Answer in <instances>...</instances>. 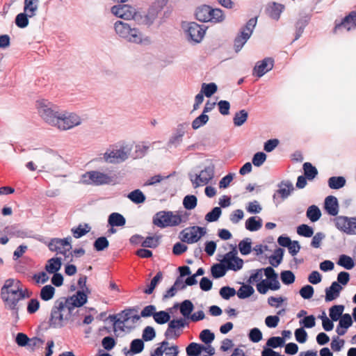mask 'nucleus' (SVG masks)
<instances>
[{
  "mask_svg": "<svg viewBox=\"0 0 356 356\" xmlns=\"http://www.w3.org/2000/svg\"><path fill=\"white\" fill-rule=\"evenodd\" d=\"M72 310L66 304L64 298H58L54 302L51 312L49 318V325L54 328H59L64 325L65 322L67 321L72 316Z\"/></svg>",
  "mask_w": 356,
  "mask_h": 356,
  "instance_id": "obj_1",
  "label": "nucleus"
},
{
  "mask_svg": "<svg viewBox=\"0 0 356 356\" xmlns=\"http://www.w3.org/2000/svg\"><path fill=\"white\" fill-rule=\"evenodd\" d=\"M13 279L7 280L1 290V298L12 309H15L18 301L22 298V290Z\"/></svg>",
  "mask_w": 356,
  "mask_h": 356,
  "instance_id": "obj_2",
  "label": "nucleus"
},
{
  "mask_svg": "<svg viewBox=\"0 0 356 356\" xmlns=\"http://www.w3.org/2000/svg\"><path fill=\"white\" fill-rule=\"evenodd\" d=\"M115 31L119 36L131 42L139 44L143 40H146V39H143V34L139 30L131 28L129 24L122 21H117L115 23Z\"/></svg>",
  "mask_w": 356,
  "mask_h": 356,
  "instance_id": "obj_3",
  "label": "nucleus"
},
{
  "mask_svg": "<svg viewBox=\"0 0 356 356\" xmlns=\"http://www.w3.org/2000/svg\"><path fill=\"white\" fill-rule=\"evenodd\" d=\"M115 180L114 176L97 170H91L81 175V181L86 185L101 186L114 184Z\"/></svg>",
  "mask_w": 356,
  "mask_h": 356,
  "instance_id": "obj_4",
  "label": "nucleus"
},
{
  "mask_svg": "<svg viewBox=\"0 0 356 356\" xmlns=\"http://www.w3.org/2000/svg\"><path fill=\"white\" fill-rule=\"evenodd\" d=\"M36 108L41 118L53 126L59 115L57 106L47 99H40L36 102Z\"/></svg>",
  "mask_w": 356,
  "mask_h": 356,
  "instance_id": "obj_5",
  "label": "nucleus"
},
{
  "mask_svg": "<svg viewBox=\"0 0 356 356\" xmlns=\"http://www.w3.org/2000/svg\"><path fill=\"white\" fill-rule=\"evenodd\" d=\"M181 221V216L172 211H161L153 217V224L160 228L177 226Z\"/></svg>",
  "mask_w": 356,
  "mask_h": 356,
  "instance_id": "obj_6",
  "label": "nucleus"
},
{
  "mask_svg": "<svg viewBox=\"0 0 356 356\" xmlns=\"http://www.w3.org/2000/svg\"><path fill=\"white\" fill-rule=\"evenodd\" d=\"M71 242L70 236L64 238H54L49 241L48 248L51 252H55L57 254H62L65 259H67L72 254Z\"/></svg>",
  "mask_w": 356,
  "mask_h": 356,
  "instance_id": "obj_7",
  "label": "nucleus"
},
{
  "mask_svg": "<svg viewBox=\"0 0 356 356\" xmlns=\"http://www.w3.org/2000/svg\"><path fill=\"white\" fill-rule=\"evenodd\" d=\"M81 123L80 117L74 113H60L56 118L53 126L57 127L60 130H68Z\"/></svg>",
  "mask_w": 356,
  "mask_h": 356,
  "instance_id": "obj_8",
  "label": "nucleus"
},
{
  "mask_svg": "<svg viewBox=\"0 0 356 356\" xmlns=\"http://www.w3.org/2000/svg\"><path fill=\"white\" fill-rule=\"evenodd\" d=\"M137 310L134 308L125 309L118 314L117 316H111V319L115 320L114 332L117 331V328L124 331V324L129 320L132 319L133 322H136L140 319V316L136 314Z\"/></svg>",
  "mask_w": 356,
  "mask_h": 356,
  "instance_id": "obj_9",
  "label": "nucleus"
},
{
  "mask_svg": "<svg viewBox=\"0 0 356 356\" xmlns=\"http://www.w3.org/2000/svg\"><path fill=\"white\" fill-rule=\"evenodd\" d=\"M257 22V17H253L248 20L245 26L242 29L240 34L234 40V48L236 52H238L247 40L251 36L253 29Z\"/></svg>",
  "mask_w": 356,
  "mask_h": 356,
  "instance_id": "obj_10",
  "label": "nucleus"
},
{
  "mask_svg": "<svg viewBox=\"0 0 356 356\" xmlns=\"http://www.w3.org/2000/svg\"><path fill=\"white\" fill-rule=\"evenodd\" d=\"M205 234V228L193 226L183 229L180 232L179 238L183 242L194 243L197 242Z\"/></svg>",
  "mask_w": 356,
  "mask_h": 356,
  "instance_id": "obj_11",
  "label": "nucleus"
},
{
  "mask_svg": "<svg viewBox=\"0 0 356 356\" xmlns=\"http://www.w3.org/2000/svg\"><path fill=\"white\" fill-rule=\"evenodd\" d=\"M334 222L339 230L347 234H356V217L339 216L334 219Z\"/></svg>",
  "mask_w": 356,
  "mask_h": 356,
  "instance_id": "obj_12",
  "label": "nucleus"
},
{
  "mask_svg": "<svg viewBox=\"0 0 356 356\" xmlns=\"http://www.w3.org/2000/svg\"><path fill=\"white\" fill-rule=\"evenodd\" d=\"M237 250L235 248L225 254L220 262L224 264L227 270L237 271L241 270L243 266V260L237 256Z\"/></svg>",
  "mask_w": 356,
  "mask_h": 356,
  "instance_id": "obj_13",
  "label": "nucleus"
},
{
  "mask_svg": "<svg viewBox=\"0 0 356 356\" xmlns=\"http://www.w3.org/2000/svg\"><path fill=\"white\" fill-rule=\"evenodd\" d=\"M207 28L204 25H200L196 22H190L188 25L186 33L191 41L200 42L205 34Z\"/></svg>",
  "mask_w": 356,
  "mask_h": 356,
  "instance_id": "obj_14",
  "label": "nucleus"
},
{
  "mask_svg": "<svg viewBox=\"0 0 356 356\" xmlns=\"http://www.w3.org/2000/svg\"><path fill=\"white\" fill-rule=\"evenodd\" d=\"M356 28V10L351 11L341 22L335 21L334 33H337L341 29L349 31Z\"/></svg>",
  "mask_w": 356,
  "mask_h": 356,
  "instance_id": "obj_15",
  "label": "nucleus"
},
{
  "mask_svg": "<svg viewBox=\"0 0 356 356\" xmlns=\"http://www.w3.org/2000/svg\"><path fill=\"white\" fill-rule=\"evenodd\" d=\"M130 151V148H128L127 147H122L119 149L104 153V159L105 161L111 163L124 161L128 158Z\"/></svg>",
  "mask_w": 356,
  "mask_h": 356,
  "instance_id": "obj_16",
  "label": "nucleus"
},
{
  "mask_svg": "<svg viewBox=\"0 0 356 356\" xmlns=\"http://www.w3.org/2000/svg\"><path fill=\"white\" fill-rule=\"evenodd\" d=\"M111 12L115 16L127 20L132 19L136 14L135 8L127 4L114 6Z\"/></svg>",
  "mask_w": 356,
  "mask_h": 356,
  "instance_id": "obj_17",
  "label": "nucleus"
},
{
  "mask_svg": "<svg viewBox=\"0 0 356 356\" xmlns=\"http://www.w3.org/2000/svg\"><path fill=\"white\" fill-rule=\"evenodd\" d=\"M66 300V304L73 311L76 307L83 306L87 301V295L86 291H78L76 294L70 298L61 297Z\"/></svg>",
  "mask_w": 356,
  "mask_h": 356,
  "instance_id": "obj_18",
  "label": "nucleus"
},
{
  "mask_svg": "<svg viewBox=\"0 0 356 356\" xmlns=\"http://www.w3.org/2000/svg\"><path fill=\"white\" fill-rule=\"evenodd\" d=\"M213 177V170L210 167L205 168L199 175H196L195 179H191L194 188L206 185Z\"/></svg>",
  "mask_w": 356,
  "mask_h": 356,
  "instance_id": "obj_19",
  "label": "nucleus"
},
{
  "mask_svg": "<svg viewBox=\"0 0 356 356\" xmlns=\"http://www.w3.org/2000/svg\"><path fill=\"white\" fill-rule=\"evenodd\" d=\"M274 65V60L271 58H266L261 61L257 63L253 70V75L261 77L266 72L271 70Z\"/></svg>",
  "mask_w": 356,
  "mask_h": 356,
  "instance_id": "obj_20",
  "label": "nucleus"
},
{
  "mask_svg": "<svg viewBox=\"0 0 356 356\" xmlns=\"http://www.w3.org/2000/svg\"><path fill=\"white\" fill-rule=\"evenodd\" d=\"M38 0H24V28L29 24V17L35 15L38 6Z\"/></svg>",
  "mask_w": 356,
  "mask_h": 356,
  "instance_id": "obj_21",
  "label": "nucleus"
},
{
  "mask_svg": "<svg viewBox=\"0 0 356 356\" xmlns=\"http://www.w3.org/2000/svg\"><path fill=\"white\" fill-rule=\"evenodd\" d=\"M184 320L182 318L179 319H173L170 321L168 324V327L165 332V336L166 338H177L180 335V332H176L175 329H180L184 327Z\"/></svg>",
  "mask_w": 356,
  "mask_h": 356,
  "instance_id": "obj_22",
  "label": "nucleus"
},
{
  "mask_svg": "<svg viewBox=\"0 0 356 356\" xmlns=\"http://www.w3.org/2000/svg\"><path fill=\"white\" fill-rule=\"evenodd\" d=\"M325 209L330 216H336L338 214L339 204L336 197L329 195L325 198Z\"/></svg>",
  "mask_w": 356,
  "mask_h": 356,
  "instance_id": "obj_23",
  "label": "nucleus"
},
{
  "mask_svg": "<svg viewBox=\"0 0 356 356\" xmlns=\"http://www.w3.org/2000/svg\"><path fill=\"white\" fill-rule=\"evenodd\" d=\"M342 286L337 282H333L331 286L325 289V300L332 301L339 296Z\"/></svg>",
  "mask_w": 356,
  "mask_h": 356,
  "instance_id": "obj_24",
  "label": "nucleus"
},
{
  "mask_svg": "<svg viewBox=\"0 0 356 356\" xmlns=\"http://www.w3.org/2000/svg\"><path fill=\"white\" fill-rule=\"evenodd\" d=\"M62 261L60 257H53L47 260L44 269L47 273L53 274L57 273L61 268Z\"/></svg>",
  "mask_w": 356,
  "mask_h": 356,
  "instance_id": "obj_25",
  "label": "nucleus"
},
{
  "mask_svg": "<svg viewBox=\"0 0 356 356\" xmlns=\"http://www.w3.org/2000/svg\"><path fill=\"white\" fill-rule=\"evenodd\" d=\"M211 8L209 6L204 5L197 8L196 19L200 22H209L211 20Z\"/></svg>",
  "mask_w": 356,
  "mask_h": 356,
  "instance_id": "obj_26",
  "label": "nucleus"
},
{
  "mask_svg": "<svg viewBox=\"0 0 356 356\" xmlns=\"http://www.w3.org/2000/svg\"><path fill=\"white\" fill-rule=\"evenodd\" d=\"M108 224L112 227L124 226L126 223L124 217L119 213H112L108 216Z\"/></svg>",
  "mask_w": 356,
  "mask_h": 356,
  "instance_id": "obj_27",
  "label": "nucleus"
},
{
  "mask_svg": "<svg viewBox=\"0 0 356 356\" xmlns=\"http://www.w3.org/2000/svg\"><path fill=\"white\" fill-rule=\"evenodd\" d=\"M55 292L56 289L53 286L45 285L40 290V297L44 301H49L54 298Z\"/></svg>",
  "mask_w": 356,
  "mask_h": 356,
  "instance_id": "obj_28",
  "label": "nucleus"
},
{
  "mask_svg": "<svg viewBox=\"0 0 356 356\" xmlns=\"http://www.w3.org/2000/svg\"><path fill=\"white\" fill-rule=\"evenodd\" d=\"M280 188L276 191V193L274 195L273 197L275 198L276 195H280L282 200L286 198L289 195L291 191L293 189V185L288 183H281L279 186Z\"/></svg>",
  "mask_w": 356,
  "mask_h": 356,
  "instance_id": "obj_29",
  "label": "nucleus"
},
{
  "mask_svg": "<svg viewBox=\"0 0 356 356\" xmlns=\"http://www.w3.org/2000/svg\"><path fill=\"white\" fill-rule=\"evenodd\" d=\"M90 229L91 227L88 224L85 223L83 225L80 224L78 227L72 228L71 232L75 238H79L88 234Z\"/></svg>",
  "mask_w": 356,
  "mask_h": 356,
  "instance_id": "obj_30",
  "label": "nucleus"
},
{
  "mask_svg": "<svg viewBox=\"0 0 356 356\" xmlns=\"http://www.w3.org/2000/svg\"><path fill=\"white\" fill-rule=\"evenodd\" d=\"M283 8L282 5L273 3L267 8V13L271 18L278 19Z\"/></svg>",
  "mask_w": 356,
  "mask_h": 356,
  "instance_id": "obj_31",
  "label": "nucleus"
},
{
  "mask_svg": "<svg viewBox=\"0 0 356 356\" xmlns=\"http://www.w3.org/2000/svg\"><path fill=\"white\" fill-rule=\"evenodd\" d=\"M261 226V220L260 218L257 220V217L254 216L249 218L245 222V228L250 232L257 231Z\"/></svg>",
  "mask_w": 356,
  "mask_h": 356,
  "instance_id": "obj_32",
  "label": "nucleus"
},
{
  "mask_svg": "<svg viewBox=\"0 0 356 356\" xmlns=\"http://www.w3.org/2000/svg\"><path fill=\"white\" fill-rule=\"evenodd\" d=\"M254 293V288L250 284H243L237 291V296L240 299L249 298Z\"/></svg>",
  "mask_w": 356,
  "mask_h": 356,
  "instance_id": "obj_33",
  "label": "nucleus"
},
{
  "mask_svg": "<svg viewBox=\"0 0 356 356\" xmlns=\"http://www.w3.org/2000/svg\"><path fill=\"white\" fill-rule=\"evenodd\" d=\"M127 197L135 204L143 203L146 199L145 195L139 189H136L129 193Z\"/></svg>",
  "mask_w": 356,
  "mask_h": 356,
  "instance_id": "obj_34",
  "label": "nucleus"
},
{
  "mask_svg": "<svg viewBox=\"0 0 356 356\" xmlns=\"http://www.w3.org/2000/svg\"><path fill=\"white\" fill-rule=\"evenodd\" d=\"M44 341L38 337L29 338L27 335L24 334V346L30 348L33 350L36 347H39L42 345Z\"/></svg>",
  "mask_w": 356,
  "mask_h": 356,
  "instance_id": "obj_35",
  "label": "nucleus"
},
{
  "mask_svg": "<svg viewBox=\"0 0 356 356\" xmlns=\"http://www.w3.org/2000/svg\"><path fill=\"white\" fill-rule=\"evenodd\" d=\"M304 175L309 180L314 179L318 175V170L311 163L306 162L303 164Z\"/></svg>",
  "mask_w": 356,
  "mask_h": 356,
  "instance_id": "obj_36",
  "label": "nucleus"
},
{
  "mask_svg": "<svg viewBox=\"0 0 356 356\" xmlns=\"http://www.w3.org/2000/svg\"><path fill=\"white\" fill-rule=\"evenodd\" d=\"M346 184V179L343 177H331L328 179V186L332 189H339Z\"/></svg>",
  "mask_w": 356,
  "mask_h": 356,
  "instance_id": "obj_37",
  "label": "nucleus"
},
{
  "mask_svg": "<svg viewBox=\"0 0 356 356\" xmlns=\"http://www.w3.org/2000/svg\"><path fill=\"white\" fill-rule=\"evenodd\" d=\"M248 118V113L245 110L243 109L236 112L233 118L234 125L236 127L243 125L247 121Z\"/></svg>",
  "mask_w": 356,
  "mask_h": 356,
  "instance_id": "obj_38",
  "label": "nucleus"
},
{
  "mask_svg": "<svg viewBox=\"0 0 356 356\" xmlns=\"http://www.w3.org/2000/svg\"><path fill=\"white\" fill-rule=\"evenodd\" d=\"M321 216L319 208L315 205L310 206L307 211V217L312 221H317Z\"/></svg>",
  "mask_w": 356,
  "mask_h": 356,
  "instance_id": "obj_39",
  "label": "nucleus"
},
{
  "mask_svg": "<svg viewBox=\"0 0 356 356\" xmlns=\"http://www.w3.org/2000/svg\"><path fill=\"white\" fill-rule=\"evenodd\" d=\"M211 271L213 277L219 278L225 275L227 268L222 263L216 264L211 267Z\"/></svg>",
  "mask_w": 356,
  "mask_h": 356,
  "instance_id": "obj_40",
  "label": "nucleus"
},
{
  "mask_svg": "<svg viewBox=\"0 0 356 356\" xmlns=\"http://www.w3.org/2000/svg\"><path fill=\"white\" fill-rule=\"evenodd\" d=\"M163 278V273L161 271H159L156 275L153 277V279L151 280L149 284L148 285L147 288L144 290V293L146 294H152L158 284V283L162 280Z\"/></svg>",
  "mask_w": 356,
  "mask_h": 356,
  "instance_id": "obj_41",
  "label": "nucleus"
},
{
  "mask_svg": "<svg viewBox=\"0 0 356 356\" xmlns=\"http://www.w3.org/2000/svg\"><path fill=\"white\" fill-rule=\"evenodd\" d=\"M203 346L192 342L186 348L188 356H199L202 350Z\"/></svg>",
  "mask_w": 356,
  "mask_h": 356,
  "instance_id": "obj_42",
  "label": "nucleus"
},
{
  "mask_svg": "<svg viewBox=\"0 0 356 356\" xmlns=\"http://www.w3.org/2000/svg\"><path fill=\"white\" fill-rule=\"evenodd\" d=\"M284 250L278 248L275 250L274 254L270 257V263L277 267L282 261Z\"/></svg>",
  "mask_w": 356,
  "mask_h": 356,
  "instance_id": "obj_43",
  "label": "nucleus"
},
{
  "mask_svg": "<svg viewBox=\"0 0 356 356\" xmlns=\"http://www.w3.org/2000/svg\"><path fill=\"white\" fill-rule=\"evenodd\" d=\"M193 309L194 306L189 300H184L180 305V312L185 317H188Z\"/></svg>",
  "mask_w": 356,
  "mask_h": 356,
  "instance_id": "obj_44",
  "label": "nucleus"
},
{
  "mask_svg": "<svg viewBox=\"0 0 356 356\" xmlns=\"http://www.w3.org/2000/svg\"><path fill=\"white\" fill-rule=\"evenodd\" d=\"M22 256V245L17 247L13 254V260L15 264H13L15 270L18 273L22 271V266L21 265L20 261H17L18 259Z\"/></svg>",
  "mask_w": 356,
  "mask_h": 356,
  "instance_id": "obj_45",
  "label": "nucleus"
},
{
  "mask_svg": "<svg viewBox=\"0 0 356 356\" xmlns=\"http://www.w3.org/2000/svg\"><path fill=\"white\" fill-rule=\"evenodd\" d=\"M217 86L214 83H202L201 92L205 95L206 97H209L212 96L217 91Z\"/></svg>",
  "mask_w": 356,
  "mask_h": 356,
  "instance_id": "obj_46",
  "label": "nucleus"
},
{
  "mask_svg": "<svg viewBox=\"0 0 356 356\" xmlns=\"http://www.w3.org/2000/svg\"><path fill=\"white\" fill-rule=\"evenodd\" d=\"M211 20L209 22L213 23L221 22L224 20L225 16L222 10L219 8H211Z\"/></svg>",
  "mask_w": 356,
  "mask_h": 356,
  "instance_id": "obj_47",
  "label": "nucleus"
},
{
  "mask_svg": "<svg viewBox=\"0 0 356 356\" xmlns=\"http://www.w3.org/2000/svg\"><path fill=\"white\" fill-rule=\"evenodd\" d=\"M337 264L348 270L352 269L355 266L353 259L346 254L340 256Z\"/></svg>",
  "mask_w": 356,
  "mask_h": 356,
  "instance_id": "obj_48",
  "label": "nucleus"
},
{
  "mask_svg": "<svg viewBox=\"0 0 356 356\" xmlns=\"http://www.w3.org/2000/svg\"><path fill=\"white\" fill-rule=\"evenodd\" d=\"M344 307L343 305H334L330 309V316L333 321H337L342 315Z\"/></svg>",
  "mask_w": 356,
  "mask_h": 356,
  "instance_id": "obj_49",
  "label": "nucleus"
},
{
  "mask_svg": "<svg viewBox=\"0 0 356 356\" xmlns=\"http://www.w3.org/2000/svg\"><path fill=\"white\" fill-rule=\"evenodd\" d=\"M154 319L158 324H164L170 321V316L169 313L165 311H160L155 312Z\"/></svg>",
  "mask_w": 356,
  "mask_h": 356,
  "instance_id": "obj_50",
  "label": "nucleus"
},
{
  "mask_svg": "<svg viewBox=\"0 0 356 356\" xmlns=\"http://www.w3.org/2000/svg\"><path fill=\"white\" fill-rule=\"evenodd\" d=\"M197 200L195 195H186L184 198L183 204L185 209L191 210L197 206Z\"/></svg>",
  "mask_w": 356,
  "mask_h": 356,
  "instance_id": "obj_51",
  "label": "nucleus"
},
{
  "mask_svg": "<svg viewBox=\"0 0 356 356\" xmlns=\"http://www.w3.org/2000/svg\"><path fill=\"white\" fill-rule=\"evenodd\" d=\"M144 349V343L143 340L136 339H134L130 346V350L134 354H138L143 351Z\"/></svg>",
  "mask_w": 356,
  "mask_h": 356,
  "instance_id": "obj_52",
  "label": "nucleus"
},
{
  "mask_svg": "<svg viewBox=\"0 0 356 356\" xmlns=\"http://www.w3.org/2000/svg\"><path fill=\"white\" fill-rule=\"evenodd\" d=\"M109 245V242L104 236L97 238L94 243V248L97 251H102L107 248Z\"/></svg>",
  "mask_w": 356,
  "mask_h": 356,
  "instance_id": "obj_53",
  "label": "nucleus"
},
{
  "mask_svg": "<svg viewBox=\"0 0 356 356\" xmlns=\"http://www.w3.org/2000/svg\"><path fill=\"white\" fill-rule=\"evenodd\" d=\"M222 211L220 207H214L211 211L209 212L205 216V220L207 222H215L218 220V219L220 218L221 215Z\"/></svg>",
  "mask_w": 356,
  "mask_h": 356,
  "instance_id": "obj_54",
  "label": "nucleus"
},
{
  "mask_svg": "<svg viewBox=\"0 0 356 356\" xmlns=\"http://www.w3.org/2000/svg\"><path fill=\"white\" fill-rule=\"evenodd\" d=\"M282 282L284 284H291L295 282V275L291 270H284L280 274Z\"/></svg>",
  "mask_w": 356,
  "mask_h": 356,
  "instance_id": "obj_55",
  "label": "nucleus"
},
{
  "mask_svg": "<svg viewBox=\"0 0 356 356\" xmlns=\"http://www.w3.org/2000/svg\"><path fill=\"white\" fill-rule=\"evenodd\" d=\"M209 120V116L204 113H202L200 116L196 118L192 122V127L193 129H197Z\"/></svg>",
  "mask_w": 356,
  "mask_h": 356,
  "instance_id": "obj_56",
  "label": "nucleus"
},
{
  "mask_svg": "<svg viewBox=\"0 0 356 356\" xmlns=\"http://www.w3.org/2000/svg\"><path fill=\"white\" fill-rule=\"evenodd\" d=\"M297 232L300 236L311 237L314 234V230L309 225L302 224L298 227Z\"/></svg>",
  "mask_w": 356,
  "mask_h": 356,
  "instance_id": "obj_57",
  "label": "nucleus"
},
{
  "mask_svg": "<svg viewBox=\"0 0 356 356\" xmlns=\"http://www.w3.org/2000/svg\"><path fill=\"white\" fill-rule=\"evenodd\" d=\"M214 338V334L207 329L202 330L200 334L201 341L207 344L211 343Z\"/></svg>",
  "mask_w": 356,
  "mask_h": 356,
  "instance_id": "obj_58",
  "label": "nucleus"
},
{
  "mask_svg": "<svg viewBox=\"0 0 356 356\" xmlns=\"http://www.w3.org/2000/svg\"><path fill=\"white\" fill-rule=\"evenodd\" d=\"M40 302L36 298L31 299L27 303V312L29 314H35L40 308Z\"/></svg>",
  "mask_w": 356,
  "mask_h": 356,
  "instance_id": "obj_59",
  "label": "nucleus"
},
{
  "mask_svg": "<svg viewBox=\"0 0 356 356\" xmlns=\"http://www.w3.org/2000/svg\"><path fill=\"white\" fill-rule=\"evenodd\" d=\"M284 339L280 337H272L268 339L266 345L269 347L276 348L283 346Z\"/></svg>",
  "mask_w": 356,
  "mask_h": 356,
  "instance_id": "obj_60",
  "label": "nucleus"
},
{
  "mask_svg": "<svg viewBox=\"0 0 356 356\" xmlns=\"http://www.w3.org/2000/svg\"><path fill=\"white\" fill-rule=\"evenodd\" d=\"M266 159V154L264 152H259L256 153L252 158V163L256 167L261 166Z\"/></svg>",
  "mask_w": 356,
  "mask_h": 356,
  "instance_id": "obj_61",
  "label": "nucleus"
},
{
  "mask_svg": "<svg viewBox=\"0 0 356 356\" xmlns=\"http://www.w3.org/2000/svg\"><path fill=\"white\" fill-rule=\"evenodd\" d=\"M49 277L47 272L42 271L33 275V280L36 284H44L48 282Z\"/></svg>",
  "mask_w": 356,
  "mask_h": 356,
  "instance_id": "obj_62",
  "label": "nucleus"
},
{
  "mask_svg": "<svg viewBox=\"0 0 356 356\" xmlns=\"http://www.w3.org/2000/svg\"><path fill=\"white\" fill-rule=\"evenodd\" d=\"M236 290L229 286H223L220 290V295L225 300L229 299L236 294Z\"/></svg>",
  "mask_w": 356,
  "mask_h": 356,
  "instance_id": "obj_63",
  "label": "nucleus"
},
{
  "mask_svg": "<svg viewBox=\"0 0 356 356\" xmlns=\"http://www.w3.org/2000/svg\"><path fill=\"white\" fill-rule=\"evenodd\" d=\"M314 293V288L311 285H305L302 287L300 290V295L304 299L311 298Z\"/></svg>",
  "mask_w": 356,
  "mask_h": 356,
  "instance_id": "obj_64",
  "label": "nucleus"
}]
</instances>
